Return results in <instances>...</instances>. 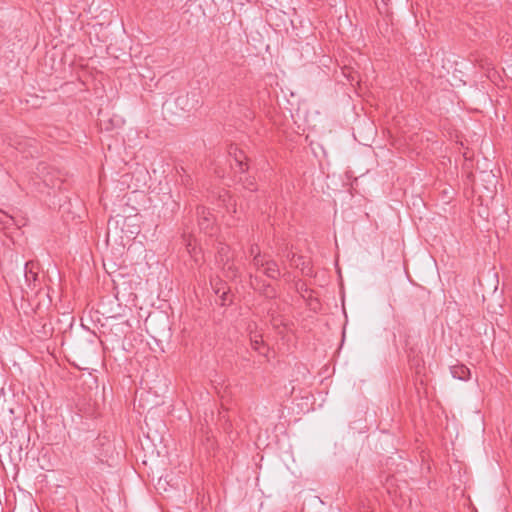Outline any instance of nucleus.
Wrapping results in <instances>:
<instances>
[{
    "label": "nucleus",
    "instance_id": "obj_1",
    "mask_svg": "<svg viewBox=\"0 0 512 512\" xmlns=\"http://www.w3.org/2000/svg\"><path fill=\"white\" fill-rule=\"evenodd\" d=\"M211 287L217 296L215 302L220 306H228L233 302V294L227 283L218 277L210 280Z\"/></svg>",
    "mask_w": 512,
    "mask_h": 512
},
{
    "label": "nucleus",
    "instance_id": "obj_2",
    "mask_svg": "<svg viewBox=\"0 0 512 512\" xmlns=\"http://www.w3.org/2000/svg\"><path fill=\"white\" fill-rule=\"evenodd\" d=\"M25 284L30 292H37L41 289V279L39 277V264L34 261H28L24 269Z\"/></svg>",
    "mask_w": 512,
    "mask_h": 512
},
{
    "label": "nucleus",
    "instance_id": "obj_3",
    "mask_svg": "<svg viewBox=\"0 0 512 512\" xmlns=\"http://www.w3.org/2000/svg\"><path fill=\"white\" fill-rule=\"evenodd\" d=\"M229 246L220 243L217 250V261L222 264V269L226 271L227 277H236V268L230 263Z\"/></svg>",
    "mask_w": 512,
    "mask_h": 512
},
{
    "label": "nucleus",
    "instance_id": "obj_4",
    "mask_svg": "<svg viewBox=\"0 0 512 512\" xmlns=\"http://www.w3.org/2000/svg\"><path fill=\"white\" fill-rule=\"evenodd\" d=\"M35 178L40 179L45 187L54 188L57 186V180L53 176L51 167L44 162L37 165Z\"/></svg>",
    "mask_w": 512,
    "mask_h": 512
},
{
    "label": "nucleus",
    "instance_id": "obj_5",
    "mask_svg": "<svg viewBox=\"0 0 512 512\" xmlns=\"http://www.w3.org/2000/svg\"><path fill=\"white\" fill-rule=\"evenodd\" d=\"M258 271L262 272L270 279H278L281 274L277 262L271 259L268 255L263 259V266H261V269Z\"/></svg>",
    "mask_w": 512,
    "mask_h": 512
},
{
    "label": "nucleus",
    "instance_id": "obj_6",
    "mask_svg": "<svg viewBox=\"0 0 512 512\" xmlns=\"http://www.w3.org/2000/svg\"><path fill=\"white\" fill-rule=\"evenodd\" d=\"M229 154L234 156L235 164L239 172L244 173L248 170V164L246 163L247 157L243 151L238 150L237 147H231Z\"/></svg>",
    "mask_w": 512,
    "mask_h": 512
},
{
    "label": "nucleus",
    "instance_id": "obj_7",
    "mask_svg": "<svg viewBox=\"0 0 512 512\" xmlns=\"http://www.w3.org/2000/svg\"><path fill=\"white\" fill-rule=\"evenodd\" d=\"M250 256H252L251 267L255 270H260L263 266V259L267 254H262L258 245H252L249 250Z\"/></svg>",
    "mask_w": 512,
    "mask_h": 512
},
{
    "label": "nucleus",
    "instance_id": "obj_8",
    "mask_svg": "<svg viewBox=\"0 0 512 512\" xmlns=\"http://www.w3.org/2000/svg\"><path fill=\"white\" fill-rule=\"evenodd\" d=\"M451 374L459 380H468L470 378V370L464 364H456L450 367Z\"/></svg>",
    "mask_w": 512,
    "mask_h": 512
},
{
    "label": "nucleus",
    "instance_id": "obj_9",
    "mask_svg": "<svg viewBox=\"0 0 512 512\" xmlns=\"http://www.w3.org/2000/svg\"><path fill=\"white\" fill-rule=\"evenodd\" d=\"M38 336L42 339L50 338L53 335L54 328L50 321H45L40 329H36Z\"/></svg>",
    "mask_w": 512,
    "mask_h": 512
},
{
    "label": "nucleus",
    "instance_id": "obj_10",
    "mask_svg": "<svg viewBox=\"0 0 512 512\" xmlns=\"http://www.w3.org/2000/svg\"><path fill=\"white\" fill-rule=\"evenodd\" d=\"M251 346L255 351H258L260 354H264L265 347L263 345L262 339H258V338L252 339Z\"/></svg>",
    "mask_w": 512,
    "mask_h": 512
},
{
    "label": "nucleus",
    "instance_id": "obj_11",
    "mask_svg": "<svg viewBox=\"0 0 512 512\" xmlns=\"http://www.w3.org/2000/svg\"><path fill=\"white\" fill-rule=\"evenodd\" d=\"M244 187L246 189H249L250 191H254L255 190V183L253 181V179H249L247 178L245 181H244Z\"/></svg>",
    "mask_w": 512,
    "mask_h": 512
},
{
    "label": "nucleus",
    "instance_id": "obj_12",
    "mask_svg": "<svg viewBox=\"0 0 512 512\" xmlns=\"http://www.w3.org/2000/svg\"><path fill=\"white\" fill-rule=\"evenodd\" d=\"M30 184L35 188V190H37V191H42V190H41L40 182H39V181H37L35 178H33V177L31 178V182H30Z\"/></svg>",
    "mask_w": 512,
    "mask_h": 512
},
{
    "label": "nucleus",
    "instance_id": "obj_13",
    "mask_svg": "<svg viewBox=\"0 0 512 512\" xmlns=\"http://www.w3.org/2000/svg\"><path fill=\"white\" fill-rule=\"evenodd\" d=\"M364 512H368V511H364Z\"/></svg>",
    "mask_w": 512,
    "mask_h": 512
}]
</instances>
